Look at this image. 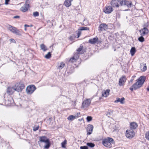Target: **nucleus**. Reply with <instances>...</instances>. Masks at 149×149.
<instances>
[{
    "instance_id": "obj_11",
    "label": "nucleus",
    "mask_w": 149,
    "mask_h": 149,
    "mask_svg": "<svg viewBox=\"0 0 149 149\" xmlns=\"http://www.w3.org/2000/svg\"><path fill=\"white\" fill-rule=\"evenodd\" d=\"M99 28V31H105L108 29V25L106 24L102 23L100 25Z\"/></svg>"
},
{
    "instance_id": "obj_41",
    "label": "nucleus",
    "mask_w": 149,
    "mask_h": 149,
    "mask_svg": "<svg viewBox=\"0 0 149 149\" xmlns=\"http://www.w3.org/2000/svg\"><path fill=\"white\" fill-rule=\"evenodd\" d=\"M80 149H88V148L87 146H84L80 147Z\"/></svg>"
},
{
    "instance_id": "obj_25",
    "label": "nucleus",
    "mask_w": 149,
    "mask_h": 149,
    "mask_svg": "<svg viewBox=\"0 0 149 149\" xmlns=\"http://www.w3.org/2000/svg\"><path fill=\"white\" fill-rule=\"evenodd\" d=\"M136 52V49L135 47H132L130 51L131 55L132 56H133L135 54Z\"/></svg>"
},
{
    "instance_id": "obj_12",
    "label": "nucleus",
    "mask_w": 149,
    "mask_h": 149,
    "mask_svg": "<svg viewBox=\"0 0 149 149\" xmlns=\"http://www.w3.org/2000/svg\"><path fill=\"white\" fill-rule=\"evenodd\" d=\"M119 2L118 0H112L110 2V4L112 7H118L119 6Z\"/></svg>"
},
{
    "instance_id": "obj_51",
    "label": "nucleus",
    "mask_w": 149,
    "mask_h": 149,
    "mask_svg": "<svg viewBox=\"0 0 149 149\" xmlns=\"http://www.w3.org/2000/svg\"><path fill=\"white\" fill-rule=\"evenodd\" d=\"M147 90L149 91V86L147 88Z\"/></svg>"
},
{
    "instance_id": "obj_8",
    "label": "nucleus",
    "mask_w": 149,
    "mask_h": 149,
    "mask_svg": "<svg viewBox=\"0 0 149 149\" xmlns=\"http://www.w3.org/2000/svg\"><path fill=\"white\" fill-rule=\"evenodd\" d=\"M113 10L111 6H106L103 9V11L106 14L111 13Z\"/></svg>"
},
{
    "instance_id": "obj_38",
    "label": "nucleus",
    "mask_w": 149,
    "mask_h": 149,
    "mask_svg": "<svg viewBox=\"0 0 149 149\" xmlns=\"http://www.w3.org/2000/svg\"><path fill=\"white\" fill-rule=\"evenodd\" d=\"M125 4L127 5V6L129 7L132 4L131 3H130L129 1H126L125 2Z\"/></svg>"
},
{
    "instance_id": "obj_29",
    "label": "nucleus",
    "mask_w": 149,
    "mask_h": 149,
    "mask_svg": "<svg viewBox=\"0 0 149 149\" xmlns=\"http://www.w3.org/2000/svg\"><path fill=\"white\" fill-rule=\"evenodd\" d=\"M79 29L81 31L89 30V28L86 27H81Z\"/></svg>"
},
{
    "instance_id": "obj_53",
    "label": "nucleus",
    "mask_w": 149,
    "mask_h": 149,
    "mask_svg": "<svg viewBox=\"0 0 149 149\" xmlns=\"http://www.w3.org/2000/svg\"><path fill=\"white\" fill-rule=\"evenodd\" d=\"M135 77H136V76H134H134H132V77L133 78H135Z\"/></svg>"
},
{
    "instance_id": "obj_32",
    "label": "nucleus",
    "mask_w": 149,
    "mask_h": 149,
    "mask_svg": "<svg viewBox=\"0 0 149 149\" xmlns=\"http://www.w3.org/2000/svg\"><path fill=\"white\" fill-rule=\"evenodd\" d=\"M82 46H80V47L77 50V53L79 54H81L82 53L80 52L82 50Z\"/></svg>"
},
{
    "instance_id": "obj_36",
    "label": "nucleus",
    "mask_w": 149,
    "mask_h": 149,
    "mask_svg": "<svg viewBox=\"0 0 149 149\" xmlns=\"http://www.w3.org/2000/svg\"><path fill=\"white\" fill-rule=\"evenodd\" d=\"M39 128V125H38L37 126H35L33 127V130L34 131H36V130H38Z\"/></svg>"
},
{
    "instance_id": "obj_19",
    "label": "nucleus",
    "mask_w": 149,
    "mask_h": 149,
    "mask_svg": "<svg viewBox=\"0 0 149 149\" xmlns=\"http://www.w3.org/2000/svg\"><path fill=\"white\" fill-rule=\"evenodd\" d=\"M110 90L109 89H107L104 90L102 93V96L107 97L109 95Z\"/></svg>"
},
{
    "instance_id": "obj_24",
    "label": "nucleus",
    "mask_w": 149,
    "mask_h": 149,
    "mask_svg": "<svg viewBox=\"0 0 149 149\" xmlns=\"http://www.w3.org/2000/svg\"><path fill=\"white\" fill-rule=\"evenodd\" d=\"M73 0H66V7H69L71 5V2Z\"/></svg>"
},
{
    "instance_id": "obj_26",
    "label": "nucleus",
    "mask_w": 149,
    "mask_h": 149,
    "mask_svg": "<svg viewBox=\"0 0 149 149\" xmlns=\"http://www.w3.org/2000/svg\"><path fill=\"white\" fill-rule=\"evenodd\" d=\"M52 54L50 52H48L47 54H46L45 57L47 59H49L51 57Z\"/></svg>"
},
{
    "instance_id": "obj_46",
    "label": "nucleus",
    "mask_w": 149,
    "mask_h": 149,
    "mask_svg": "<svg viewBox=\"0 0 149 149\" xmlns=\"http://www.w3.org/2000/svg\"><path fill=\"white\" fill-rule=\"evenodd\" d=\"M19 18L20 17L19 16H16L13 17L14 18Z\"/></svg>"
},
{
    "instance_id": "obj_27",
    "label": "nucleus",
    "mask_w": 149,
    "mask_h": 149,
    "mask_svg": "<svg viewBox=\"0 0 149 149\" xmlns=\"http://www.w3.org/2000/svg\"><path fill=\"white\" fill-rule=\"evenodd\" d=\"M145 137L147 140L149 141V130L145 134Z\"/></svg>"
},
{
    "instance_id": "obj_2",
    "label": "nucleus",
    "mask_w": 149,
    "mask_h": 149,
    "mask_svg": "<svg viewBox=\"0 0 149 149\" xmlns=\"http://www.w3.org/2000/svg\"><path fill=\"white\" fill-rule=\"evenodd\" d=\"M14 86L15 91L18 92H22L25 87L24 84L22 81L17 82Z\"/></svg>"
},
{
    "instance_id": "obj_10",
    "label": "nucleus",
    "mask_w": 149,
    "mask_h": 149,
    "mask_svg": "<svg viewBox=\"0 0 149 149\" xmlns=\"http://www.w3.org/2000/svg\"><path fill=\"white\" fill-rule=\"evenodd\" d=\"M127 79L125 76H123L120 77L119 80L118 84L119 86H123L124 85L125 82L126 81Z\"/></svg>"
},
{
    "instance_id": "obj_4",
    "label": "nucleus",
    "mask_w": 149,
    "mask_h": 149,
    "mask_svg": "<svg viewBox=\"0 0 149 149\" xmlns=\"http://www.w3.org/2000/svg\"><path fill=\"white\" fill-rule=\"evenodd\" d=\"M114 143L113 139L109 137L104 139L102 141V143L104 146L107 147L111 148L112 146L111 143Z\"/></svg>"
},
{
    "instance_id": "obj_18",
    "label": "nucleus",
    "mask_w": 149,
    "mask_h": 149,
    "mask_svg": "<svg viewBox=\"0 0 149 149\" xmlns=\"http://www.w3.org/2000/svg\"><path fill=\"white\" fill-rule=\"evenodd\" d=\"M15 91L14 88V86L13 87H8L7 89V93L9 95H12L14 91Z\"/></svg>"
},
{
    "instance_id": "obj_6",
    "label": "nucleus",
    "mask_w": 149,
    "mask_h": 149,
    "mask_svg": "<svg viewBox=\"0 0 149 149\" xmlns=\"http://www.w3.org/2000/svg\"><path fill=\"white\" fill-rule=\"evenodd\" d=\"M92 99L93 98L90 99H87L84 100L82 103L81 108L84 109H86L91 104Z\"/></svg>"
},
{
    "instance_id": "obj_44",
    "label": "nucleus",
    "mask_w": 149,
    "mask_h": 149,
    "mask_svg": "<svg viewBox=\"0 0 149 149\" xmlns=\"http://www.w3.org/2000/svg\"><path fill=\"white\" fill-rule=\"evenodd\" d=\"M148 26V24H145L143 25V28H146Z\"/></svg>"
},
{
    "instance_id": "obj_39",
    "label": "nucleus",
    "mask_w": 149,
    "mask_h": 149,
    "mask_svg": "<svg viewBox=\"0 0 149 149\" xmlns=\"http://www.w3.org/2000/svg\"><path fill=\"white\" fill-rule=\"evenodd\" d=\"M33 15L35 17H37L39 16V13L38 12H35L33 13Z\"/></svg>"
},
{
    "instance_id": "obj_42",
    "label": "nucleus",
    "mask_w": 149,
    "mask_h": 149,
    "mask_svg": "<svg viewBox=\"0 0 149 149\" xmlns=\"http://www.w3.org/2000/svg\"><path fill=\"white\" fill-rule=\"evenodd\" d=\"M62 146L63 148H65V140L61 143Z\"/></svg>"
},
{
    "instance_id": "obj_34",
    "label": "nucleus",
    "mask_w": 149,
    "mask_h": 149,
    "mask_svg": "<svg viewBox=\"0 0 149 149\" xmlns=\"http://www.w3.org/2000/svg\"><path fill=\"white\" fill-rule=\"evenodd\" d=\"M143 67L142 69H141L144 72L147 70V66L146 63L143 64Z\"/></svg>"
},
{
    "instance_id": "obj_13",
    "label": "nucleus",
    "mask_w": 149,
    "mask_h": 149,
    "mask_svg": "<svg viewBox=\"0 0 149 149\" xmlns=\"http://www.w3.org/2000/svg\"><path fill=\"white\" fill-rule=\"evenodd\" d=\"M79 54L77 52L75 53L72 58L70 59L69 62L73 63L77 60L79 57Z\"/></svg>"
},
{
    "instance_id": "obj_1",
    "label": "nucleus",
    "mask_w": 149,
    "mask_h": 149,
    "mask_svg": "<svg viewBox=\"0 0 149 149\" xmlns=\"http://www.w3.org/2000/svg\"><path fill=\"white\" fill-rule=\"evenodd\" d=\"M146 78V77L145 76L140 77L139 79H137V81L136 80V82L130 88V89L132 91L133 90H135L141 87L144 82Z\"/></svg>"
},
{
    "instance_id": "obj_3",
    "label": "nucleus",
    "mask_w": 149,
    "mask_h": 149,
    "mask_svg": "<svg viewBox=\"0 0 149 149\" xmlns=\"http://www.w3.org/2000/svg\"><path fill=\"white\" fill-rule=\"evenodd\" d=\"M39 141L46 143V144L44 146V148L45 149H48L50 146L51 144L49 140L45 136H40L39 137Z\"/></svg>"
},
{
    "instance_id": "obj_35",
    "label": "nucleus",
    "mask_w": 149,
    "mask_h": 149,
    "mask_svg": "<svg viewBox=\"0 0 149 149\" xmlns=\"http://www.w3.org/2000/svg\"><path fill=\"white\" fill-rule=\"evenodd\" d=\"M65 65V64L63 63L60 64V65L58 67V68L59 69H61L63 68Z\"/></svg>"
},
{
    "instance_id": "obj_17",
    "label": "nucleus",
    "mask_w": 149,
    "mask_h": 149,
    "mask_svg": "<svg viewBox=\"0 0 149 149\" xmlns=\"http://www.w3.org/2000/svg\"><path fill=\"white\" fill-rule=\"evenodd\" d=\"M141 35L142 36H144L147 34L148 32V30L146 28H143L140 31Z\"/></svg>"
},
{
    "instance_id": "obj_28",
    "label": "nucleus",
    "mask_w": 149,
    "mask_h": 149,
    "mask_svg": "<svg viewBox=\"0 0 149 149\" xmlns=\"http://www.w3.org/2000/svg\"><path fill=\"white\" fill-rule=\"evenodd\" d=\"M113 110L111 109L109 110L108 111L106 115L107 116H110L112 114Z\"/></svg>"
},
{
    "instance_id": "obj_7",
    "label": "nucleus",
    "mask_w": 149,
    "mask_h": 149,
    "mask_svg": "<svg viewBox=\"0 0 149 149\" xmlns=\"http://www.w3.org/2000/svg\"><path fill=\"white\" fill-rule=\"evenodd\" d=\"M8 28L9 30L13 33L15 34L16 35L19 36L21 35L19 30L15 27L9 25Z\"/></svg>"
},
{
    "instance_id": "obj_16",
    "label": "nucleus",
    "mask_w": 149,
    "mask_h": 149,
    "mask_svg": "<svg viewBox=\"0 0 149 149\" xmlns=\"http://www.w3.org/2000/svg\"><path fill=\"white\" fill-rule=\"evenodd\" d=\"M93 128V126L92 125H88L87 129V134L88 135H90L92 133Z\"/></svg>"
},
{
    "instance_id": "obj_22",
    "label": "nucleus",
    "mask_w": 149,
    "mask_h": 149,
    "mask_svg": "<svg viewBox=\"0 0 149 149\" xmlns=\"http://www.w3.org/2000/svg\"><path fill=\"white\" fill-rule=\"evenodd\" d=\"M138 127L137 124L135 122H133L130 123V128L131 129H135Z\"/></svg>"
},
{
    "instance_id": "obj_43",
    "label": "nucleus",
    "mask_w": 149,
    "mask_h": 149,
    "mask_svg": "<svg viewBox=\"0 0 149 149\" xmlns=\"http://www.w3.org/2000/svg\"><path fill=\"white\" fill-rule=\"evenodd\" d=\"M10 0H5V4L6 5H7L9 4V2Z\"/></svg>"
},
{
    "instance_id": "obj_14",
    "label": "nucleus",
    "mask_w": 149,
    "mask_h": 149,
    "mask_svg": "<svg viewBox=\"0 0 149 149\" xmlns=\"http://www.w3.org/2000/svg\"><path fill=\"white\" fill-rule=\"evenodd\" d=\"M80 114V113H78L75 116L70 115L68 117L67 119L69 121H72L75 119L77 118Z\"/></svg>"
},
{
    "instance_id": "obj_48",
    "label": "nucleus",
    "mask_w": 149,
    "mask_h": 149,
    "mask_svg": "<svg viewBox=\"0 0 149 149\" xmlns=\"http://www.w3.org/2000/svg\"><path fill=\"white\" fill-rule=\"evenodd\" d=\"M11 104V103L10 102H8L7 105H10Z\"/></svg>"
},
{
    "instance_id": "obj_21",
    "label": "nucleus",
    "mask_w": 149,
    "mask_h": 149,
    "mask_svg": "<svg viewBox=\"0 0 149 149\" xmlns=\"http://www.w3.org/2000/svg\"><path fill=\"white\" fill-rule=\"evenodd\" d=\"M125 98L123 97H122L121 98H117L116 100L114 101L115 103H118L120 102V103L123 104L124 103V101Z\"/></svg>"
},
{
    "instance_id": "obj_47",
    "label": "nucleus",
    "mask_w": 149,
    "mask_h": 149,
    "mask_svg": "<svg viewBox=\"0 0 149 149\" xmlns=\"http://www.w3.org/2000/svg\"><path fill=\"white\" fill-rule=\"evenodd\" d=\"M119 3H120L121 5L122 6V4H123V1H120V2L119 1Z\"/></svg>"
},
{
    "instance_id": "obj_9",
    "label": "nucleus",
    "mask_w": 149,
    "mask_h": 149,
    "mask_svg": "<svg viewBox=\"0 0 149 149\" xmlns=\"http://www.w3.org/2000/svg\"><path fill=\"white\" fill-rule=\"evenodd\" d=\"M135 135L134 132L132 130H127L126 131V136L129 138H132Z\"/></svg>"
},
{
    "instance_id": "obj_31",
    "label": "nucleus",
    "mask_w": 149,
    "mask_h": 149,
    "mask_svg": "<svg viewBox=\"0 0 149 149\" xmlns=\"http://www.w3.org/2000/svg\"><path fill=\"white\" fill-rule=\"evenodd\" d=\"M142 36H141L138 38V40L141 42H143L144 41V38Z\"/></svg>"
},
{
    "instance_id": "obj_5",
    "label": "nucleus",
    "mask_w": 149,
    "mask_h": 149,
    "mask_svg": "<svg viewBox=\"0 0 149 149\" xmlns=\"http://www.w3.org/2000/svg\"><path fill=\"white\" fill-rule=\"evenodd\" d=\"M36 88L33 85H30L27 87L26 92L28 94H32L36 90Z\"/></svg>"
},
{
    "instance_id": "obj_49",
    "label": "nucleus",
    "mask_w": 149,
    "mask_h": 149,
    "mask_svg": "<svg viewBox=\"0 0 149 149\" xmlns=\"http://www.w3.org/2000/svg\"><path fill=\"white\" fill-rule=\"evenodd\" d=\"M10 41H15L14 40V39H10Z\"/></svg>"
},
{
    "instance_id": "obj_52",
    "label": "nucleus",
    "mask_w": 149,
    "mask_h": 149,
    "mask_svg": "<svg viewBox=\"0 0 149 149\" xmlns=\"http://www.w3.org/2000/svg\"><path fill=\"white\" fill-rule=\"evenodd\" d=\"M24 30H25V31H26V30H27V29H26V27H25V29H24Z\"/></svg>"
},
{
    "instance_id": "obj_15",
    "label": "nucleus",
    "mask_w": 149,
    "mask_h": 149,
    "mask_svg": "<svg viewBox=\"0 0 149 149\" xmlns=\"http://www.w3.org/2000/svg\"><path fill=\"white\" fill-rule=\"evenodd\" d=\"M29 7V4L25 3L24 6L21 7L20 10L23 12H25L27 11L28 8Z\"/></svg>"
},
{
    "instance_id": "obj_33",
    "label": "nucleus",
    "mask_w": 149,
    "mask_h": 149,
    "mask_svg": "<svg viewBox=\"0 0 149 149\" xmlns=\"http://www.w3.org/2000/svg\"><path fill=\"white\" fill-rule=\"evenodd\" d=\"M77 100H75L74 101H72L71 102L72 103V105H73V107L75 106L77 104Z\"/></svg>"
},
{
    "instance_id": "obj_50",
    "label": "nucleus",
    "mask_w": 149,
    "mask_h": 149,
    "mask_svg": "<svg viewBox=\"0 0 149 149\" xmlns=\"http://www.w3.org/2000/svg\"><path fill=\"white\" fill-rule=\"evenodd\" d=\"M133 80L134 79H131L130 81V82H132L133 81Z\"/></svg>"
},
{
    "instance_id": "obj_40",
    "label": "nucleus",
    "mask_w": 149,
    "mask_h": 149,
    "mask_svg": "<svg viewBox=\"0 0 149 149\" xmlns=\"http://www.w3.org/2000/svg\"><path fill=\"white\" fill-rule=\"evenodd\" d=\"M77 38H78L81 34V30H80V29L78 31H77Z\"/></svg>"
},
{
    "instance_id": "obj_30",
    "label": "nucleus",
    "mask_w": 149,
    "mask_h": 149,
    "mask_svg": "<svg viewBox=\"0 0 149 149\" xmlns=\"http://www.w3.org/2000/svg\"><path fill=\"white\" fill-rule=\"evenodd\" d=\"M87 145L91 148L95 146L94 144L92 143H87Z\"/></svg>"
},
{
    "instance_id": "obj_45",
    "label": "nucleus",
    "mask_w": 149,
    "mask_h": 149,
    "mask_svg": "<svg viewBox=\"0 0 149 149\" xmlns=\"http://www.w3.org/2000/svg\"><path fill=\"white\" fill-rule=\"evenodd\" d=\"M33 26V25H28L27 24H25L24 25V26L25 27H29V26H31V27H32Z\"/></svg>"
},
{
    "instance_id": "obj_54",
    "label": "nucleus",
    "mask_w": 149,
    "mask_h": 149,
    "mask_svg": "<svg viewBox=\"0 0 149 149\" xmlns=\"http://www.w3.org/2000/svg\"><path fill=\"white\" fill-rule=\"evenodd\" d=\"M68 100H70V101H71L70 99H69V98H68Z\"/></svg>"
},
{
    "instance_id": "obj_23",
    "label": "nucleus",
    "mask_w": 149,
    "mask_h": 149,
    "mask_svg": "<svg viewBox=\"0 0 149 149\" xmlns=\"http://www.w3.org/2000/svg\"><path fill=\"white\" fill-rule=\"evenodd\" d=\"M40 47L44 52L48 50L47 47L44 44H42L40 45Z\"/></svg>"
},
{
    "instance_id": "obj_37",
    "label": "nucleus",
    "mask_w": 149,
    "mask_h": 149,
    "mask_svg": "<svg viewBox=\"0 0 149 149\" xmlns=\"http://www.w3.org/2000/svg\"><path fill=\"white\" fill-rule=\"evenodd\" d=\"M92 118L91 116H88L86 118V120L88 122H90L92 120Z\"/></svg>"
},
{
    "instance_id": "obj_20",
    "label": "nucleus",
    "mask_w": 149,
    "mask_h": 149,
    "mask_svg": "<svg viewBox=\"0 0 149 149\" xmlns=\"http://www.w3.org/2000/svg\"><path fill=\"white\" fill-rule=\"evenodd\" d=\"M98 40V39L97 37L94 38L93 39H91L88 40V42L91 44H94Z\"/></svg>"
}]
</instances>
